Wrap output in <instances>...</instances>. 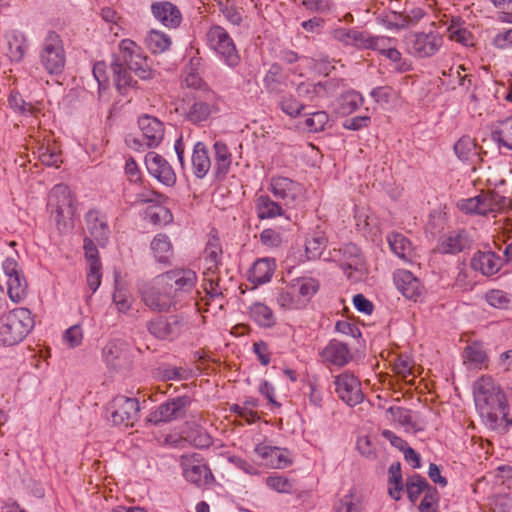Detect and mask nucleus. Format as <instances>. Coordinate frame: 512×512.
<instances>
[{
	"mask_svg": "<svg viewBox=\"0 0 512 512\" xmlns=\"http://www.w3.org/2000/svg\"><path fill=\"white\" fill-rule=\"evenodd\" d=\"M327 244V238L322 231H315L306 239L305 253L307 260L318 259Z\"/></svg>",
	"mask_w": 512,
	"mask_h": 512,
	"instance_id": "c9c22d12",
	"label": "nucleus"
},
{
	"mask_svg": "<svg viewBox=\"0 0 512 512\" xmlns=\"http://www.w3.org/2000/svg\"><path fill=\"white\" fill-rule=\"evenodd\" d=\"M260 241L264 246L269 248L279 247L282 243L281 235L274 229H264L260 233Z\"/></svg>",
	"mask_w": 512,
	"mask_h": 512,
	"instance_id": "052dcab7",
	"label": "nucleus"
},
{
	"mask_svg": "<svg viewBox=\"0 0 512 512\" xmlns=\"http://www.w3.org/2000/svg\"><path fill=\"white\" fill-rule=\"evenodd\" d=\"M405 43L408 52L414 57L429 58L439 52L444 43V36L436 28L435 23H432L427 31L410 32L405 38Z\"/></svg>",
	"mask_w": 512,
	"mask_h": 512,
	"instance_id": "20e7f679",
	"label": "nucleus"
},
{
	"mask_svg": "<svg viewBox=\"0 0 512 512\" xmlns=\"http://www.w3.org/2000/svg\"><path fill=\"white\" fill-rule=\"evenodd\" d=\"M387 241L392 252L405 262H410L414 256L412 243L401 233H391Z\"/></svg>",
	"mask_w": 512,
	"mask_h": 512,
	"instance_id": "7c9ffc66",
	"label": "nucleus"
},
{
	"mask_svg": "<svg viewBox=\"0 0 512 512\" xmlns=\"http://www.w3.org/2000/svg\"><path fill=\"white\" fill-rule=\"evenodd\" d=\"M266 484L269 488L281 493H289L292 489L290 481L278 475L269 476L266 479Z\"/></svg>",
	"mask_w": 512,
	"mask_h": 512,
	"instance_id": "bf43d9fd",
	"label": "nucleus"
},
{
	"mask_svg": "<svg viewBox=\"0 0 512 512\" xmlns=\"http://www.w3.org/2000/svg\"><path fill=\"white\" fill-rule=\"evenodd\" d=\"M111 70L116 87L121 94H126L129 88L137 84L131 75L132 71L141 79L153 78L148 58L143 55L141 47L131 39L120 42L119 53L113 56Z\"/></svg>",
	"mask_w": 512,
	"mask_h": 512,
	"instance_id": "f257e3e1",
	"label": "nucleus"
},
{
	"mask_svg": "<svg viewBox=\"0 0 512 512\" xmlns=\"http://www.w3.org/2000/svg\"><path fill=\"white\" fill-rule=\"evenodd\" d=\"M363 104L362 95L354 90L347 91L340 99L339 112L343 115L350 114Z\"/></svg>",
	"mask_w": 512,
	"mask_h": 512,
	"instance_id": "79ce46f5",
	"label": "nucleus"
},
{
	"mask_svg": "<svg viewBox=\"0 0 512 512\" xmlns=\"http://www.w3.org/2000/svg\"><path fill=\"white\" fill-rule=\"evenodd\" d=\"M363 506L359 496L350 491L335 506V512H362Z\"/></svg>",
	"mask_w": 512,
	"mask_h": 512,
	"instance_id": "37998d69",
	"label": "nucleus"
},
{
	"mask_svg": "<svg viewBox=\"0 0 512 512\" xmlns=\"http://www.w3.org/2000/svg\"><path fill=\"white\" fill-rule=\"evenodd\" d=\"M463 357L465 362H468L474 368L483 364L487 358L485 351L476 344L467 346L464 350Z\"/></svg>",
	"mask_w": 512,
	"mask_h": 512,
	"instance_id": "de8ad7c7",
	"label": "nucleus"
},
{
	"mask_svg": "<svg viewBox=\"0 0 512 512\" xmlns=\"http://www.w3.org/2000/svg\"><path fill=\"white\" fill-rule=\"evenodd\" d=\"M282 111L290 117H297L304 110L305 105L297 100L294 96L289 95L283 97L280 102Z\"/></svg>",
	"mask_w": 512,
	"mask_h": 512,
	"instance_id": "864d4df0",
	"label": "nucleus"
},
{
	"mask_svg": "<svg viewBox=\"0 0 512 512\" xmlns=\"http://www.w3.org/2000/svg\"><path fill=\"white\" fill-rule=\"evenodd\" d=\"M395 91L391 86H379L370 92V96L377 103H389L394 96Z\"/></svg>",
	"mask_w": 512,
	"mask_h": 512,
	"instance_id": "69168bd1",
	"label": "nucleus"
},
{
	"mask_svg": "<svg viewBox=\"0 0 512 512\" xmlns=\"http://www.w3.org/2000/svg\"><path fill=\"white\" fill-rule=\"evenodd\" d=\"M268 190L287 208L297 207L304 195L302 184L284 176H273Z\"/></svg>",
	"mask_w": 512,
	"mask_h": 512,
	"instance_id": "6e6552de",
	"label": "nucleus"
},
{
	"mask_svg": "<svg viewBox=\"0 0 512 512\" xmlns=\"http://www.w3.org/2000/svg\"><path fill=\"white\" fill-rule=\"evenodd\" d=\"M336 90L333 80L325 82L310 83L302 82L297 86V94L300 98L310 102H317L319 99L332 95Z\"/></svg>",
	"mask_w": 512,
	"mask_h": 512,
	"instance_id": "412c9836",
	"label": "nucleus"
},
{
	"mask_svg": "<svg viewBox=\"0 0 512 512\" xmlns=\"http://www.w3.org/2000/svg\"><path fill=\"white\" fill-rule=\"evenodd\" d=\"M439 500V493L437 489L433 486H430L428 490L424 494V498L422 499L419 510L420 512H438L437 510V502Z\"/></svg>",
	"mask_w": 512,
	"mask_h": 512,
	"instance_id": "603ef678",
	"label": "nucleus"
},
{
	"mask_svg": "<svg viewBox=\"0 0 512 512\" xmlns=\"http://www.w3.org/2000/svg\"><path fill=\"white\" fill-rule=\"evenodd\" d=\"M448 32L451 40L459 42L465 46L472 44V34L466 28H455L451 25L448 28Z\"/></svg>",
	"mask_w": 512,
	"mask_h": 512,
	"instance_id": "e2e57ef3",
	"label": "nucleus"
},
{
	"mask_svg": "<svg viewBox=\"0 0 512 512\" xmlns=\"http://www.w3.org/2000/svg\"><path fill=\"white\" fill-rule=\"evenodd\" d=\"M183 477L201 488L214 482V476L207 463L198 454L183 455L181 457Z\"/></svg>",
	"mask_w": 512,
	"mask_h": 512,
	"instance_id": "1a4fd4ad",
	"label": "nucleus"
},
{
	"mask_svg": "<svg viewBox=\"0 0 512 512\" xmlns=\"http://www.w3.org/2000/svg\"><path fill=\"white\" fill-rule=\"evenodd\" d=\"M206 254V262H207V271L204 275H209L210 273H214L217 269L218 259L221 254V249L217 245L209 244L205 249Z\"/></svg>",
	"mask_w": 512,
	"mask_h": 512,
	"instance_id": "13d9d810",
	"label": "nucleus"
},
{
	"mask_svg": "<svg viewBox=\"0 0 512 512\" xmlns=\"http://www.w3.org/2000/svg\"><path fill=\"white\" fill-rule=\"evenodd\" d=\"M275 262L272 259H258L250 270V280L256 284L268 282L273 274Z\"/></svg>",
	"mask_w": 512,
	"mask_h": 512,
	"instance_id": "2f4dec72",
	"label": "nucleus"
},
{
	"mask_svg": "<svg viewBox=\"0 0 512 512\" xmlns=\"http://www.w3.org/2000/svg\"><path fill=\"white\" fill-rule=\"evenodd\" d=\"M102 266H88L87 284L92 293L96 292L101 284Z\"/></svg>",
	"mask_w": 512,
	"mask_h": 512,
	"instance_id": "338daca9",
	"label": "nucleus"
},
{
	"mask_svg": "<svg viewBox=\"0 0 512 512\" xmlns=\"http://www.w3.org/2000/svg\"><path fill=\"white\" fill-rule=\"evenodd\" d=\"M108 411L113 424L125 427L133 426L134 422L138 420L139 402L136 398L119 395L113 398Z\"/></svg>",
	"mask_w": 512,
	"mask_h": 512,
	"instance_id": "9b49d317",
	"label": "nucleus"
},
{
	"mask_svg": "<svg viewBox=\"0 0 512 512\" xmlns=\"http://www.w3.org/2000/svg\"><path fill=\"white\" fill-rule=\"evenodd\" d=\"M187 437L190 443L197 448H208L212 444L211 436L202 428L191 430Z\"/></svg>",
	"mask_w": 512,
	"mask_h": 512,
	"instance_id": "6e6d98bb",
	"label": "nucleus"
},
{
	"mask_svg": "<svg viewBox=\"0 0 512 512\" xmlns=\"http://www.w3.org/2000/svg\"><path fill=\"white\" fill-rule=\"evenodd\" d=\"M48 206L54 215V221L60 231L68 227L75 212L73 197L68 186L58 184L53 187L49 194Z\"/></svg>",
	"mask_w": 512,
	"mask_h": 512,
	"instance_id": "0eeeda50",
	"label": "nucleus"
},
{
	"mask_svg": "<svg viewBox=\"0 0 512 512\" xmlns=\"http://www.w3.org/2000/svg\"><path fill=\"white\" fill-rule=\"evenodd\" d=\"M197 275L191 269H174L159 275V283H163L168 290L176 294L178 292H190L195 287Z\"/></svg>",
	"mask_w": 512,
	"mask_h": 512,
	"instance_id": "2eb2a0df",
	"label": "nucleus"
},
{
	"mask_svg": "<svg viewBox=\"0 0 512 512\" xmlns=\"http://www.w3.org/2000/svg\"><path fill=\"white\" fill-rule=\"evenodd\" d=\"M146 43L152 53H163L171 46V39L163 32L152 30L149 32Z\"/></svg>",
	"mask_w": 512,
	"mask_h": 512,
	"instance_id": "ea45409f",
	"label": "nucleus"
},
{
	"mask_svg": "<svg viewBox=\"0 0 512 512\" xmlns=\"http://www.w3.org/2000/svg\"><path fill=\"white\" fill-rule=\"evenodd\" d=\"M389 412L394 421H397L402 426H408L413 429L417 428V423L413 419L412 411L403 407H390Z\"/></svg>",
	"mask_w": 512,
	"mask_h": 512,
	"instance_id": "8fccbe9b",
	"label": "nucleus"
},
{
	"mask_svg": "<svg viewBox=\"0 0 512 512\" xmlns=\"http://www.w3.org/2000/svg\"><path fill=\"white\" fill-rule=\"evenodd\" d=\"M186 322L182 315L158 316L146 323V328L151 335L160 340H174L178 338Z\"/></svg>",
	"mask_w": 512,
	"mask_h": 512,
	"instance_id": "9d476101",
	"label": "nucleus"
},
{
	"mask_svg": "<svg viewBox=\"0 0 512 512\" xmlns=\"http://www.w3.org/2000/svg\"><path fill=\"white\" fill-rule=\"evenodd\" d=\"M211 113L212 106L203 101H195L186 112L185 117L193 124H200L207 121Z\"/></svg>",
	"mask_w": 512,
	"mask_h": 512,
	"instance_id": "58836bf2",
	"label": "nucleus"
},
{
	"mask_svg": "<svg viewBox=\"0 0 512 512\" xmlns=\"http://www.w3.org/2000/svg\"><path fill=\"white\" fill-rule=\"evenodd\" d=\"M40 63L51 75H59L66 64V53L59 34L49 31L39 52Z\"/></svg>",
	"mask_w": 512,
	"mask_h": 512,
	"instance_id": "39448f33",
	"label": "nucleus"
},
{
	"mask_svg": "<svg viewBox=\"0 0 512 512\" xmlns=\"http://www.w3.org/2000/svg\"><path fill=\"white\" fill-rule=\"evenodd\" d=\"M284 206L279 201H274L268 195H260L255 200V209L259 219H272L283 216Z\"/></svg>",
	"mask_w": 512,
	"mask_h": 512,
	"instance_id": "c756f323",
	"label": "nucleus"
},
{
	"mask_svg": "<svg viewBox=\"0 0 512 512\" xmlns=\"http://www.w3.org/2000/svg\"><path fill=\"white\" fill-rule=\"evenodd\" d=\"M83 249L88 266H102L98 249L93 239L85 237L83 241Z\"/></svg>",
	"mask_w": 512,
	"mask_h": 512,
	"instance_id": "5fc2aeb1",
	"label": "nucleus"
},
{
	"mask_svg": "<svg viewBox=\"0 0 512 512\" xmlns=\"http://www.w3.org/2000/svg\"><path fill=\"white\" fill-rule=\"evenodd\" d=\"M190 403L191 400L188 396H179L167 400L149 414L147 421L158 425L181 418L185 415Z\"/></svg>",
	"mask_w": 512,
	"mask_h": 512,
	"instance_id": "ddd939ff",
	"label": "nucleus"
},
{
	"mask_svg": "<svg viewBox=\"0 0 512 512\" xmlns=\"http://www.w3.org/2000/svg\"><path fill=\"white\" fill-rule=\"evenodd\" d=\"M431 485L420 475H413L406 482V491L411 502L417 501L419 496L428 490Z\"/></svg>",
	"mask_w": 512,
	"mask_h": 512,
	"instance_id": "a19ab883",
	"label": "nucleus"
},
{
	"mask_svg": "<svg viewBox=\"0 0 512 512\" xmlns=\"http://www.w3.org/2000/svg\"><path fill=\"white\" fill-rule=\"evenodd\" d=\"M485 300L490 306L498 309H507L512 303L511 295L498 289L488 291L485 294Z\"/></svg>",
	"mask_w": 512,
	"mask_h": 512,
	"instance_id": "a18cd8bd",
	"label": "nucleus"
},
{
	"mask_svg": "<svg viewBox=\"0 0 512 512\" xmlns=\"http://www.w3.org/2000/svg\"><path fill=\"white\" fill-rule=\"evenodd\" d=\"M471 246V240L466 231L451 232L441 238L437 250L442 254H456Z\"/></svg>",
	"mask_w": 512,
	"mask_h": 512,
	"instance_id": "393cba45",
	"label": "nucleus"
},
{
	"mask_svg": "<svg viewBox=\"0 0 512 512\" xmlns=\"http://www.w3.org/2000/svg\"><path fill=\"white\" fill-rule=\"evenodd\" d=\"M335 392L339 399L350 407H354L364 400L360 380L351 372L344 371L335 376Z\"/></svg>",
	"mask_w": 512,
	"mask_h": 512,
	"instance_id": "f8f14e48",
	"label": "nucleus"
},
{
	"mask_svg": "<svg viewBox=\"0 0 512 512\" xmlns=\"http://www.w3.org/2000/svg\"><path fill=\"white\" fill-rule=\"evenodd\" d=\"M39 160L47 166H57L61 162L60 154L49 145L41 144L38 145L37 151Z\"/></svg>",
	"mask_w": 512,
	"mask_h": 512,
	"instance_id": "09e8293b",
	"label": "nucleus"
},
{
	"mask_svg": "<svg viewBox=\"0 0 512 512\" xmlns=\"http://www.w3.org/2000/svg\"><path fill=\"white\" fill-rule=\"evenodd\" d=\"M489 506L492 512H510L512 508L511 499L506 495L492 497Z\"/></svg>",
	"mask_w": 512,
	"mask_h": 512,
	"instance_id": "680f3d73",
	"label": "nucleus"
},
{
	"mask_svg": "<svg viewBox=\"0 0 512 512\" xmlns=\"http://www.w3.org/2000/svg\"><path fill=\"white\" fill-rule=\"evenodd\" d=\"M255 453L265 460V464L272 468L284 469L292 464L289 451L267 443H259L254 448Z\"/></svg>",
	"mask_w": 512,
	"mask_h": 512,
	"instance_id": "a211bd4d",
	"label": "nucleus"
},
{
	"mask_svg": "<svg viewBox=\"0 0 512 512\" xmlns=\"http://www.w3.org/2000/svg\"><path fill=\"white\" fill-rule=\"evenodd\" d=\"M293 292H297L303 302H308L319 290V282L310 277L294 279L289 287Z\"/></svg>",
	"mask_w": 512,
	"mask_h": 512,
	"instance_id": "473e14b6",
	"label": "nucleus"
},
{
	"mask_svg": "<svg viewBox=\"0 0 512 512\" xmlns=\"http://www.w3.org/2000/svg\"><path fill=\"white\" fill-rule=\"evenodd\" d=\"M334 257L348 278L352 277V271L362 272L364 270V260L361 251L353 243L345 244L339 248Z\"/></svg>",
	"mask_w": 512,
	"mask_h": 512,
	"instance_id": "dca6fc26",
	"label": "nucleus"
},
{
	"mask_svg": "<svg viewBox=\"0 0 512 512\" xmlns=\"http://www.w3.org/2000/svg\"><path fill=\"white\" fill-rule=\"evenodd\" d=\"M502 198L494 193H481L478 195L479 209L481 215H486L491 212H495L500 209V200Z\"/></svg>",
	"mask_w": 512,
	"mask_h": 512,
	"instance_id": "49530a36",
	"label": "nucleus"
},
{
	"mask_svg": "<svg viewBox=\"0 0 512 512\" xmlns=\"http://www.w3.org/2000/svg\"><path fill=\"white\" fill-rule=\"evenodd\" d=\"M153 16L165 27L177 28L182 21V15L176 5L168 1L155 2L151 6Z\"/></svg>",
	"mask_w": 512,
	"mask_h": 512,
	"instance_id": "4be33fe9",
	"label": "nucleus"
},
{
	"mask_svg": "<svg viewBox=\"0 0 512 512\" xmlns=\"http://www.w3.org/2000/svg\"><path fill=\"white\" fill-rule=\"evenodd\" d=\"M470 265L473 270L491 276L500 270L502 259L493 251H478L472 257Z\"/></svg>",
	"mask_w": 512,
	"mask_h": 512,
	"instance_id": "b1692460",
	"label": "nucleus"
},
{
	"mask_svg": "<svg viewBox=\"0 0 512 512\" xmlns=\"http://www.w3.org/2000/svg\"><path fill=\"white\" fill-rule=\"evenodd\" d=\"M35 321L27 308H15L3 315L0 324V342L12 346L23 341L34 328Z\"/></svg>",
	"mask_w": 512,
	"mask_h": 512,
	"instance_id": "7ed1b4c3",
	"label": "nucleus"
},
{
	"mask_svg": "<svg viewBox=\"0 0 512 512\" xmlns=\"http://www.w3.org/2000/svg\"><path fill=\"white\" fill-rule=\"evenodd\" d=\"M146 216L152 224L159 226L167 225L173 220L170 210L161 205L148 208Z\"/></svg>",
	"mask_w": 512,
	"mask_h": 512,
	"instance_id": "c03bdc74",
	"label": "nucleus"
},
{
	"mask_svg": "<svg viewBox=\"0 0 512 512\" xmlns=\"http://www.w3.org/2000/svg\"><path fill=\"white\" fill-rule=\"evenodd\" d=\"M141 297L144 304L156 312L168 311L174 303L171 292L163 283H159V276L154 283L141 289Z\"/></svg>",
	"mask_w": 512,
	"mask_h": 512,
	"instance_id": "4468645a",
	"label": "nucleus"
},
{
	"mask_svg": "<svg viewBox=\"0 0 512 512\" xmlns=\"http://www.w3.org/2000/svg\"><path fill=\"white\" fill-rule=\"evenodd\" d=\"M9 58L13 61H20L25 54V45L17 37H13L8 41V52Z\"/></svg>",
	"mask_w": 512,
	"mask_h": 512,
	"instance_id": "0e129e2a",
	"label": "nucleus"
},
{
	"mask_svg": "<svg viewBox=\"0 0 512 512\" xmlns=\"http://www.w3.org/2000/svg\"><path fill=\"white\" fill-rule=\"evenodd\" d=\"M206 41L209 48L215 51L226 65L232 68L239 65L240 55L233 39L223 27L211 26L206 33Z\"/></svg>",
	"mask_w": 512,
	"mask_h": 512,
	"instance_id": "423d86ee",
	"label": "nucleus"
},
{
	"mask_svg": "<svg viewBox=\"0 0 512 512\" xmlns=\"http://www.w3.org/2000/svg\"><path fill=\"white\" fill-rule=\"evenodd\" d=\"M145 164L149 173L159 182L172 186L176 182V175L170 164L161 155L149 152L145 156Z\"/></svg>",
	"mask_w": 512,
	"mask_h": 512,
	"instance_id": "f3484780",
	"label": "nucleus"
},
{
	"mask_svg": "<svg viewBox=\"0 0 512 512\" xmlns=\"http://www.w3.org/2000/svg\"><path fill=\"white\" fill-rule=\"evenodd\" d=\"M474 148V143L469 137L460 138L454 145V151L457 156L465 160L468 158L469 153Z\"/></svg>",
	"mask_w": 512,
	"mask_h": 512,
	"instance_id": "774afa93",
	"label": "nucleus"
},
{
	"mask_svg": "<svg viewBox=\"0 0 512 512\" xmlns=\"http://www.w3.org/2000/svg\"><path fill=\"white\" fill-rule=\"evenodd\" d=\"M474 400L480 417L490 429L506 430L512 424V419L508 417L507 398L491 377H481L476 381Z\"/></svg>",
	"mask_w": 512,
	"mask_h": 512,
	"instance_id": "f03ea898",
	"label": "nucleus"
},
{
	"mask_svg": "<svg viewBox=\"0 0 512 512\" xmlns=\"http://www.w3.org/2000/svg\"><path fill=\"white\" fill-rule=\"evenodd\" d=\"M493 139L499 146L512 151V116L500 121L492 132Z\"/></svg>",
	"mask_w": 512,
	"mask_h": 512,
	"instance_id": "e433bc0d",
	"label": "nucleus"
},
{
	"mask_svg": "<svg viewBox=\"0 0 512 512\" xmlns=\"http://www.w3.org/2000/svg\"><path fill=\"white\" fill-rule=\"evenodd\" d=\"M191 162L193 173L199 179L204 178L212 168L208 149L204 143L197 142L195 144Z\"/></svg>",
	"mask_w": 512,
	"mask_h": 512,
	"instance_id": "c85d7f7f",
	"label": "nucleus"
},
{
	"mask_svg": "<svg viewBox=\"0 0 512 512\" xmlns=\"http://www.w3.org/2000/svg\"><path fill=\"white\" fill-rule=\"evenodd\" d=\"M27 282L22 274L7 279V293L9 298L15 302H21L27 295Z\"/></svg>",
	"mask_w": 512,
	"mask_h": 512,
	"instance_id": "4c0bfd02",
	"label": "nucleus"
},
{
	"mask_svg": "<svg viewBox=\"0 0 512 512\" xmlns=\"http://www.w3.org/2000/svg\"><path fill=\"white\" fill-rule=\"evenodd\" d=\"M151 249L160 263H168L173 255L172 244L166 234H157L151 242Z\"/></svg>",
	"mask_w": 512,
	"mask_h": 512,
	"instance_id": "f704fd0d",
	"label": "nucleus"
},
{
	"mask_svg": "<svg viewBox=\"0 0 512 512\" xmlns=\"http://www.w3.org/2000/svg\"><path fill=\"white\" fill-rule=\"evenodd\" d=\"M143 135V144L148 148L157 147L164 138V124L156 117L143 115L138 120Z\"/></svg>",
	"mask_w": 512,
	"mask_h": 512,
	"instance_id": "6ab92c4d",
	"label": "nucleus"
},
{
	"mask_svg": "<svg viewBox=\"0 0 512 512\" xmlns=\"http://www.w3.org/2000/svg\"><path fill=\"white\" fill-rule=\"evenodd\" d=\"M9 105L12 109L15 111L21 112V113H33L34 112V106L31 103L25 102V100L22 98L21 94L16 91H12L10 93V96L8 98Z\"/></svg>",
	"mask_w": 512,
	"mask_h": 512,
	"instance_id": "4d7b16f0",
	"label": "nucleus"
},
{
	"mask_svg": "<svg viewBox=\"0 0 512 512\" xmlns=\"http://www.w3.org/2000/svg\"><path fill=\"white\" fill-rule=\"evenodd\" d=\"M103 355L106 364L115 371L128 370L132 365L128 351L120 349L116 344H107L103 349Z\"/></svg>",
	"mask_w": 512,
	"mask_h": 512,
	"instance_id": "bb28decb",
	"label": "nucleus"
},
{
	"mask_svg": "<svg viewBox=\"0 0 512 512\" xmlns=\"http://www.w3.org/2000/svg\"><path fill=\"white\" fill-rule=\"evenodd\" d=\"M329 121V116L325 111H316L309 114L305 120V125L310 132L322 131Z\"/></svg>",
	"mask_w": 512,
	"mask_h": 512,
	"instance_id": "3c124183",
	"label": "nucleus"
},
{
	"mask_svg": "<svg viewBox=\"0 0 512 512\" xmlns=\"http://www.w3.org/2000/svg\"><path fill=\"white\" fill-rule=\"evenodd\" d=\"M214 165L213 172L217 179L224 178L230 170L232 163V154L227 145L222 141H217L213 145Z\"/></svg>",
	"mask_w": 512,
	"mask_h": 512,
	"instance_id": "cd10ccee",
	"label": "nucleus"
},
{
	"mask_svg": "<svg viewBox=\"0 0 512 512\" xmlns=\"http://www.w3.org/2000/svg\"><path fill=\"white\" fill-rule=\"evenodd\" d=\"M249 315L259 326L270 328L275 325L273 311L265 304L257 302L250 306Z\"/></svg>",
	"mask_w": 512,
	"mask_h": 512,
	"instance_id": "72a5a7b5",
	"label": "nucleus"
},
{
	"mask_svg": "<svg viewBox=\"0 0 512 512\" xmlns=\"http://www.w3.org/2000/svg\"><path fill=\"white\" fill-rule=\"evenodd\" d=\"M394 283L397 289L408 299H416L421 294V283L408 270H398L394 273Z\"/></svg>",
	"mask_w": 512,
	"mask_h": 512,
	"instance_id": "a878e982",
	"label": "nucleus"
},
{
	"mask_svg": "<svg viewBox=\"0 0 512 512\" xmlns=\"http://www.w3.org/2000/svg\"><path fill=\"white\" fill-rule=\"evenodd\" d=\"M86 227L91 236L99 245L104 246L110 236L107 219L98 210H89L85 216Z\"/></svg>",
	"mask_w": 512,
	"mask_h": 512,
	"instance_id": "aec40b11",
	"label": "nucleus"
},
{
	"mask_svg": "<svg viewBox=\"0 0 512 512\" xmlns=\"http://www.w3.org/2000/svg\"><path fill=\"white\" fill-rule=\"evenodd\" d=\"M323 361L338 367L345 366L352 360V354L345 343L331 340L320 353Z\"/></svg>",
	"mask_w": 512,
	"mask_h": 512,
	"instance_id": "5701e85b",
	"label": "nucleus"
}]
</instances>
